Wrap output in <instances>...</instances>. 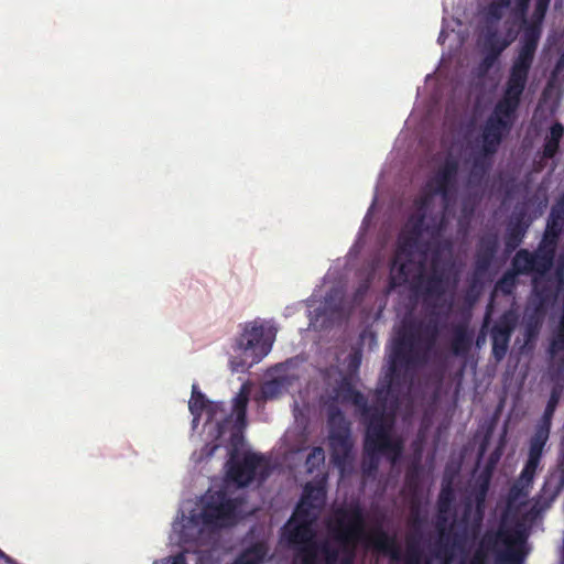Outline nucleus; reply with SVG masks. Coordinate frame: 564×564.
Wrapping results in <instances>:
<instances>
[{
    "instance_id": "obj_51",
    "label": "nucleus",
    "mask_w": 564,
    "mask_h": 564,
    "mask_svg": "<svg viewBox=\"0 0 564 564\" xmlns=\"http://www.w3.org/2000/svg\"><path fill=\"white\" fill-rule=\"evenodd\" d=\"M443 505H444V496L443 494H441L440 496V508L443 509Z\"/></svg>"
},
{
    "instance_id": "obj_45",
    "label": "nucleus",
    "mask_w": 564,
    "mask_h": 564,
    "mask_svg": "<svg viewBox=\"0 0 564 564\" xmlns=\"http://www.w3.org/2000/svg\"><path fill=\"white\" fill-rule=\"evenodd\" d=\"M564 486V463H562V469H561V473L558 475V482H557V486H556V491H560L561 488H563Z\"/></svg>"
},
{
    "instance_id": "obj_39",
    "label": "nucleus",
    "mask_w": 564,
    "mask_h": 564,
    "mask_svg": "<svg viewBox=\"0 0 564 564\" xmlns=\"http://www.w3.org/2000/svg\"><path fill=\"white\" fill-rule=\"evenodd\" d=\"M564 70V54L560 55L554 68L551 72V76L549 78L546 88H552L555 85L556 80H558V76L561 72Z\"/></svg>"
},
{
    "instance_id": "obj_47",
    "label": "nucleus",
    "mask_w": 564,
    "mask_h": 564,
    "mask_svg": "<svg viewBox=\"0 0 564 564\" xmlns=\"http://www.w3.org/2000/svg\"><path fill=\"white\" fill-rule=\"evenodd\" d=\"M229 419H224L221 422H218L217 423V426H218V434H224L225 432V427L228 423Z\"/></svg>"
},
{
    "instance_id": "obj_36",
    "label": "nucleus",
    "mask_w": 564,
    "mask_h": 564,
    "mask_svg": "<svg viewBox=\"0 0 564 564\" xmlns=\"http://www.w3.org/2000/svg\"><path fill=\"white\" fill-rule=\"evenodd\" d=\"M484 523V516L481 512L477 511L475 509V512L469 521V523L465 527V535L471 536L473 539H476L481 532V525Z\"/></svg>"
},
{
    "instance_id": "obj_44",
    "label": "nucleus",
    "mask_w": 564,
    "mask_h": 564,
    "mask_svg": "<svg viewBox=\"0 0 564 564\" xmlns=\"http://www.w3.org/2000/svg\"><path fill=\"white\" fill-rule=\"evenodd\" d=\"M538 332V326L536 325H532V323H528L527 325V328H525V334L528 336V338H531V336H534Z\"/></svg>"
},
{
    "instance_id": "obj_41",
    "label": "nucleus",
    "mask_w": 564,
    "mask_h": 564,
    "mask_svg": "<svg viewBox=\"0 0 564 564\" xmlns=\"http://www.w3.org/2000/svg\"><path fill=\"white\" fill-rule=\"evenodd\" d=\"M484 52H485V55L480 62V68L484 70H488V69H490V67L494 66L497 58L491 51H484Z\"/></svg>"
},
{
    "instance_id": "obj_35",
    "label": "nucleus",
    "mask_w": 564,
    "mask_h": 564,
    "mask_svg": "<svg viewBox=\"0 0 564 564\" xmlns=\"http://www.w3.org/2000/svg\"><path fill=\"white\" fill-rule=\"evenodd\" d=\"M325 458L324 448L322 446H313L305 460L307 471L313 473L315 469H318L319 466L324 465Z\"/></svg>"
},
{
    "instance_id": "obj_50",
    "label": "nucleus",
    "mask_w": 564,
    "mask_h": 564,
    "mask_svg": "<svg viewBox=\"0 0 564 564\" xmlns=\"http://www.w3.org/2000/svg\"><path fill=\"white\" fill-rule=\"evenodd\" d=\"M558 324L562 327V332H563V335H564V306H563V313H562V316H561V318L558 321Z\"/></svg>"
},
{
    "instance_id": "obj_34",
    "label": "nucleus",
    "mask_w": 564,
    "mask_h": 564,
    "mask_svg": "<svg viewBox=\"0 0 564 564\" xmlns=\"http://www.w3.org/2000/svg\"><path fill=\"white\" fill-rule=\"evenodd\" d=\"M511 0H492L486 7V15L489 21L498 22L502 19L506 8H509Z\"/></svg>"
},
{
    "instance_id": "obj_46",
    "label": "nucleus",
    "mask_w": 564,
    "mask_h": 564,
    "mask_svg": "<svg viewBox=\"0 0 564 564\" xmlns=\"http://www.w3.org/2000/svg\"><path fill=\"white\" fill-rule=\"evenodd\" d=\"M491 310H492V304H489L488 307H487V312L485 314V318H484V323H482V327H487L490 318H491Z\"/></svg>"
},
{
    "instance_id": "obj_18",
    "label": "nucleus",
    "mask_w": 564,
    "mask_h": 564,
    "mask_svg": "<svg viewBox=\"0 0 564 564\" xmlns=\"http://www.w3.org/2000/svg\"><path fill=\"white\" fill-rule=\"evenodd\" d=\"M263 457L257 453H246L241 460H230L227 475L237 486L246 487L252 482Z\"/></svg>"
},
{
    "instance_id": "obj_52",
    "label": "nucleus",
    "mask_w": 564,
    "mask_h": 564,
    "mask_svg": "<svg viewBox=\"0 0 564 564\" xmlns=\"http://www.w3.org/2000/svg\"><path fill=\"white\" fill-rule=\"evenodd\" d=\"M271 386H272V384H267V387H265V393H268V390H269V388H270Z\"/></svg>"
},
{
    "instance_id": "obj_37",
    "label": "nucleus",
    "mask_w": 564,
    "mask_h": 564,
    "mask_svg": "<svg viewBox=\"0 0 564 564\" xmlns=\"http://www.w3.org/2000/svg\"><path fill=\"white\" fill-rule=\"evenodd\" d=\"M433 197L434 193L432 192V189L425 187V192L421 196H419L417 199H415L414 202L415 209L419 213H423L424 215H426V210L430 207Z\"/></svg>"
},
{
    "instance_id": "obj_15",
    "label": "nucleus",
    "mask_w": 564,
    "mask_h": 564,
    "mask_svg": "<svg viewBox=\"0 0 564 564\" xmlns=\"http://www.w3.org/2000/svg\"><path fill=\"white\" fill-rule=\"evenodd\" d=\"M534 274V268L531 260V251L525 248L518 249L514 257L511 259V268L506 271L496 283V290L501 293L512 294L517 283L518 275H530Z\"/></svg>"
},
{
    "instance_id": "obj_40",
    "label": "nucleus",
    "mask_w": 564,
    "mask_h": 564,
    "mask_svg": "<svg viewBox=\"0 0 564 564\" xmlns=\"http://www.w3.org/2000/svg\"><path fill=\"white\" fill-rule=\"evenodd\" d=\"M317 490H319V497H317L316 492H313L311 496V501L314 502V512L318 513L319 509H322L325 502V491L323 487L314 486Z\"/></svg>"
},
{
    "instance_id": "obj_20",
    "label": "nucleus",
    "mask_w": 564,
    "mask_h": 564,
    "mask_svg": "<svg viewBox=\"0 0 564 564\" xmlns=\"http://www.w3.org/2000/svg\"><path fill=\"white\" fill-rule=\"evenodd\" d=\"M498 250L499 237L497 234H485L479 238L475 252V263H477L478 272H482V274L487 275L496 259Z\"/></svg>"
},
{
    "instance_id": "obj_2",
    "label": "nucleus",
    "mask_w": 564,
    "mask_h": 564,
    "mask_svg": "<svg viewBox=\"0 0 564 564\" xmlns=\"http://www.w3.org/2000/svg\"><path fill=\"white\" fill-rule=\"evenodd\" d=\"M328 531L339 546L341 564H352L356 557L358 543L365 542L372 546L378 553L389 556L391 561L399 562L402 557V550L395 534L387 533L382 527H376L371 533L367 532V516L360 503L341 506L334 511Z\"/></svg>"
},
{
    "instance_id": "obj_49",
    "label": "nucleus",
    "mask_w": 564,
    "mask_h": 564,
    "mask_svg": "<svg viewBox=\"0 0 564 564\" xmlns=\"http://www.w3.org/2000/svg\"><path fill=\"white\" fill-rule=\"evenodd\" d=\"M462 541H463V535L456 534L455 538H454V545L455 546H460Z\"/></svg>"
},
{
    "instance_id": "obj_43",
    "label": "nucleus",
    "mask_w": 564,
    "mask_h": 564,
    "mask_svg": "<svg viewBox=\"0 0 564 564\" xmlns=\"http://www.w3.org/2000/svg\"><path fill=\"white\" fill-rule=\"evenodd\" d=\"M517 9L520 12V14L525 15L527 10L530 4V0H516Z\"/></svg>"
},
{
    "instance_id": "obj_6",
    "label": "nucleus",
    "mask_w": 564,
    "mask_h": 564,
    "mask_svg": "<svg viewBox=\"0 0 564 564\" xmlns=\"http://www.w3.org/2000/svg\"><path fill=\"white\" fill-rule=\"evenodd\" d=\"M275 336V327L267 325V323L251 322L243 326V330L237 339V348L245 357L250 358L248 367L258 364L261 358L270 352ZM230 364L232 371H243L247 367V362H243V360L234 359Z\"/></svg>"
},
{
    "instance_id": "obj_8",
    "label": "nucleus",
    "mask_w": 564,
    "mask_h": 564,
    "mask_svg": "<svg viewBox=\"0 0 564 564\" xmlns=\"http://www.w3.org/2000/svg\"><path fill=\"white\" fill-rule=\"evenodd\" d=\"M425 260H420L414 270L413 289L425 297H441L446 291L447 273L441 265L440 252H435L431 258V272L424 273Z\"/></svg>"
},
{
    "instance_id": "obj_23",
    "label": "nucleus",
    "mask_w": 564,
    "mask_h": 564,
    "mask_svg": "<svg viewBox=\"0 0 564 564\" xmlns=\"http://www.w3.org/2000/svg\"><path fill=\"white\" fill-rule=\"evenodd\" d=\"M529 223L525 221V214L521 212L516 215L513 219L508 224L507 231L505 235V245L507 252H512L520 247L523 242V238L528 231Z\"/></svg>"
},
{
    "instance_id": "obj_29",
    "label": "nucleus",
    "mask_w": 564,
    "mask_h": 564,
    "mask_svg": "<svg viewBox=\"0 0 564 564\" xmlns=\"http://www.w3.org/2000/svg\"><path fill=\"white\" fill-rule=\"evenodd\" d=\"M471 336L465 325L456 326L452 339V350L455 356H466L470 350Z\"/></svg>"
},
{
    "instance_id": "obj_5",
    "label": "nucleus",
    "mask_w": 564,
    "mask_h": 564,
    "mask_svg": "<svg viewBox=\"0 0 564 564\" xmlns=\"http://www.w3.org/2000/svg\"><path fill=\"white\" fill-rule=\"evenodd\" d=\"M564 230V196L551 207L544 235L534 251H530L535 279L549 274L554 267L560 237Z\"/></svg>"
},
{
    "instance_id": "obj_22",
    "label": "nucleus",
    "mask_w": 564,
    "mask_h": 564,
    "mask_svg": "<svg viewBox=\"0 0 564 564\" xmlns=\"http://www.w3.org/2000/svg\"><path fill=\"white\" fill-rule=\"evenodd\" d=\"M514 37L516 33L512 30L502 36L495 25H488L482 36V50H490L498 59L501 53L512 44Z\"/></svg>"
},
{
    "instance_id": "obj_42",
    "label": "nucleus",
    "mask_w": 564,
    "mask_h": 564,
    "mask_svg": "<svg viewBox=\"0 0 564 564\" xmlns=\"http://www.w3.org/2000/svg\"><path fill=\"white\" fill-rule=\"evenodd\" d=\"M437 557H442L444 561V564H448V562L453 561V552L448 546H443V549L438 550L436 553Z\"/></svg>"
},
{
    "instance_id": "obj_14",
    "label": "nucleus",
    "mask_w": 564,
    "mask_h": 564,
    "mask_svg": "<svg viewBox=\"0 0 564 564\" xmlns=\"http://www.w3.org/2000/svg\"><path fill=\"white\" fill-rule=\"evenodd\" d=\"M540 465L541 459H539L534 448H532L529 442L528 458L524 463V466L519 477L509 487L507 495V502L509 506L517 505V502H522L523 499L528 498Z\"/></svg>"
},
{
    "instance_id": "obj_32",
    "label": "nucleus",
    "mask_w": 564,
    "mask_h": 564,
    "mask_svg": "<svg viewBox=\"0 0 564 564\" xmlns=\"http://www.w3.org/2000/svg\"><path fill=\"white\" fill-rule=\"evenodd\" d=\"M248 406V393L240 392L234 398L232 412L236 415V423L239 426H246Z\"/></svg>"
},
{
    "instance_id": "obj_10",
    "label": "nucleus",
    "mask_w": 564,
    "mask_h": 564,
    "mask_svg": "<svg viewBox=\"0 0 564 564\" xmlns=\"http://www.w3.org/2000/svg\"><path fill=\"white\" fill-rule=\"evenodd\" d=\"M459 162L456 156L446 155L442 165L426 182V188L431 189L434 196H441L444 207L449 205L457 192V175Z\"/></svg>"
},
{
    "instance_id": "obj_27",
    "label": "nucleus",
    "mask_w": 564,
    "mask_h": 564,
    "mask_svg": "<svg viewBox=\"0 0 564 564\" xmlns=\"http://www.w3.org/2000/svg\"><path fill=\"white\" fill-rule=\"evenodd\" d=\"M563 137L564 127L562 122H553L543 144V158H554L557 155Z\"/></svg>"
},
{
    "instance_id": "obj_19",
    "label": "nucleus",
    "mask_w": 564,
    "mask_h": 564,
    "mask_svg": "<svg viewBox=\"0 0 564 564\" xmlns=\"http://www.w3.org/2000/svg\"><path fill=\"white\" fill-rule=\"evenodd\" d=\"M505 122L502 119L496 116L495 110L487 118L485 124L482 126V152L485 155L494 156L497 153L505 135Z\"/></svg>"
},
{
    "instance_id": "obj_31",
    "label": "nucleus",
    "mask_w": 564,
    "mask_h": 564,
    "mask_svg": "<svg viewBox=\"0 0 564 564\" xmlns=\"http://www.w3.org/2000/svg\"><path fill=\"white\" fill-rule=\"evenodd\" d=\"M532 275H533V285H534V293H535V300H536L534 312L538 315H544L549 304L551 303L552 299H554V294H553L552 289H550V286H547V285L539 286V281L541 278H539L538 281L535 282V280H534L535 274H532Z\"/></svg>"
},
{
    "instance_id": "obj_12",
    "label": "nucleus",
    "mask_w": 564,
    "mask_h": 564,
    "mask_svg": "<svg viewBox=\"0 0 564 564\" xmlns=\"http://www.w3.org/2000/svg\"><path fill=\"white\" fill-rule=\"evenodd\" d=\"M519 324V314L508 308L496 319L490 328L491 356L496 361L506 357L511 343L512 334Z\"/></svg>"
},
{
    "instance_id": "obj_13",
    "label": "nucleus",
    "mask_w": 564,
    "mask_h": 564,
    "mask_svg": "<svg viewBox=\"0 0 564 564\" xmlns=\"http://www.w3.org/2000/svg\"><path fill=\"white\" fill-rule=\"evenodd\" d=\"M562 394L563 386L556 384L551 388V394L546 402L545 410L535 426L533 435L529 440L531 446L534 448L540 460L543 457L544 448L550 440V432L552 427L554 411L557 406V403Z\"/></svg>"
},
{
    "instance_id": "obj_7",
    "label": "nucleus",
    "mask_w": 564,
    "mask_h": 564,
    "mask_svg": "<svg viewBox=\"0 0 564 564\" xmlns=\"http://www.w3.org/2000/svg\"><path fill=\"white\" fill-rule=\"evenodd\" d=\"M525 85L527 83L521 74L511 65L505 93L494 108L495 115L507 124L506 128H503L506 134L509 133L513 126Z\"/></svg>"
},
{
    "instance_id": "obj_3",
    "label": "nucleus",
    "mask_w": 564,
    "mask_h": 564,
    "mask_svg": "<svg viewBox=\"0 0 564 564\" xmlns=\"http://www.w3.org/2000/svg\"><path fill=\"white\" fill-rule=\"evenodd\" d=\"M441 229L442 225L429 226L426 215L419 214L417 210L410 215L399 235L397 252L392 260L389 279L391 288L402 286L409 282L419 264L415 256H419L420 260L426 259L430 243L424 239L425 231L435 235L440 234Z\"/></svg>"
},
{
    "instance_id": "obj_30",
    "label": "nucleus",
    "mask_w": 564,
    "mask_h": 564,
    "mask_svg": "<svg viewBox=\"0 0 564 564\" xmlns=\"http://www.w3.org/2000/svg\"><path fill=\"white\" fill-rule=\"evenodd\" d=\"M484 273H479L477 270V263H474V270L469 276L468 285L465 290V299L469 304H474V302L478 301L482 288H484Z\"/></svg>"
},
{
    "instance_id": "obj_4",
    "label": "nucleus",
    "mask_w": 564,
    "mask_h": 564,
    "mask_svg": "<svg viewBox=\"0 0 564 564\" xmlns=\"http://www.w3.org/2000/svg\"><path fill=\"white\" fill-rule=\"evenodd\" d=\"M521 542H523V538L518 531H486L481 535L469 564H489L491 553H496L498 564H520L523 556L520 550L514 549V545Z\"/></svg>"
},
{
    "instance_id": "obj_16",
    "label": "nucleus",
    "mask_w": 564,
    "mask_h": 564,
    "mask_svg": "<svg viewBox=\"0 0 564 564\" xmlns=\"http://www.w3.org/2000/svg\"><path fill=\"white\" fill-rule=\"evenodd\" d=\"M319 554L326 564H336L339 550L332 545L329 541L316 542L313 539L307 545L297 546L292 564H318Z\"/></svg>"
},
{
    "instance_id": "obj_24",
    "label": "nucleus",
    "mask_w": 564,
    "mask_h": 564,
    "mask_svg": "<svg viewBox=\"0 0 564 564\" xmlns=\"http://www.w3.org/2000/svg\"><path fill=\"white\" fill-rule=\"evenodd\" d=\"M314 491L319 497V490L315 489L313 485H306L294 511V520L307 521V528H313L316 519V512H314L315 503L312 501Z\"/></svg>"
},
{
    "instance_id": "obj_48",
    "label": "nucleus",
    "mask_w": 564,
    "mask_h": 564,
    "mask_svg": "<svg viewBox=\"0 0 564 564\" xmlns=\"http://www.w3.org/2000/svg\"><path fill=\"white\" fill-rule=\"evenodd\" d=\"M470 512H471V506L470 505L465 506V510L463 513V520H468V518L470 517Z\"/></svg>"
},
{
    "instance_id": "obj_9",
    "label": "nucleus",
    "mask_w": 564,
    "mask_h": 564,
    "mask_svg": "<svg viewBox=\"0 0 564 564\" xmlns=\"http://www.w3.org/2000/svg\"><path fill=\"white\" fill-rule=\"evenodd\" d=\"M238 506L237 498H230L228 494L218 490L208 497L202 509L203 523L215 528H227L235 523Z\"/></svg>"
},
{
    "instance_id": "obj_28",
    "label": "nucleus",
    "mask_w": 564,
    "mask_h": 564,
    "mask_svg": "<svg viewBox=\"0 0 564 564\" xmlns=\"http://www.w3.org/2000/svg\"><path fill=\"white\" fill-rule=\"evenodd\" d=\"M491 164V156L485 155V152L481 149L480 153L473 160V166L469 171L470 183L479 185V183H481L485 178L486 174H488Z\"/></svg>"
},
{
    "instance_id": "obj_53",
    "label": "nucleus",
    "mask_w": 564,
    "mask_h": 564,
    "mask_svg": "<svg viewBox=\"0 0 564 564\" xmlns=\"http://www.w3.org/2000/svg\"><path fill=\"white\" fill-rule=\"evenodd\" d=\"M6 556V553L2 552V550H0V557H3Z\"/></svg>"
},
{
    "instance_id": "obj_38",
    "label": "nucleus",
    "mask_w": 564,
    "mask_h": 564,
    "mask_svg": "<svg viewBox=\"0 0 564 564\" xmlns=\"http://www.w3.org/2000/svg\"><path fill=\"white\" fill-rule=\"evenodd\" d=\"M550 1L551 0H535V8L533 10L532 17L539 23L541 29L549 10Z\"/></svg>"
},
{
    "instance_id": "obj_25",
    "label": "nucleus",
    "mask_w": 564,
    "mask_h": 564,
    "mask_svg": "<svg viewBox=\"0 0 564 564\" xmlns=\"http://www.w3.org/2000/svg\"><path fill=\"white\" fill-rule=\"evenodd\" d=\"M314 540V530L313 528H308V522H301V520H295L294 516L290 521V527L288 529V541L292 545L296 547L307 545V543Z\"/></svg>"
},
{
    "instance_id": "obj_21",
    "label": "nucleus",
    "mask_w": 564,
    "mask_h": 564,
    "mask_svg": "<svg viewBox=\"0 0 564 564\" xmlns=\"http://www.w3.org/2000/svg\"><path fill=\"white\" fill-rule=\"evenodd\" d=\"M188 408L194 416H200L203 412L208 414V420H217L218 412H225L224 403L209 401L206 394L202 393L197 384L192 386V395Z\"/></svg>"
},
{
    "instance_id": "obj_11",
    "label": "nucleus",
    "mask_w": 564,
    "mask_h": 564,
    "mask_svg": "<svg viewBox=\"0 0 564 564\" xmlns=\"http://www.w3.org/2000/svg\"><path fill=\"white\" fill-rule=\"evenodd\" d=\"M542 29L535 19L532 17L531 20L528 21L523 18V33L520 47L512 64L525 83L529 80V72L534 63V56L539 47Z\"/></svg>"
},
{
    "instance_id": "obj_26",
    "label": "nucleus",
    "mask_w": 564,
    "mask_h": 564,
    "mask_svg": "<svg viewBox=\"0 0 564 564\" xmlns=\"http://www.w3.org/2000/svg\"><path fill=\"white\" fill-rule=\"evenodd\" d=\"M549 354L552 359V367L557 376L564 378V335L562 327L558 325L557 332L553 335Z\"/></svg>"
},
{
    "instance_id": "obj_33",
    "label": "nucleus",
    "mask_w": 564,
    "mask_h": 564,
    "mask_svg": "<svg viewBox=\"0 0 564 564\" xmlns=\"http://www.w3.org/2000/svg\"><path fill=\"white\" fill-rule=\"evenodd\" d=\"M490 484V475L482 476L475 491V509L485 514L486 499Z\"/></svg>"
},
{
    "instance_id": "obj_17",
    "label": "nucleus",
    "mask_w": 564,
    "mask_h": 564,
    "mask_svg": "<svg viewBox=\"0 0 564 564\" xmlns=\"http://www.w3.org/2000/svg\"><path fill=\"white\" fill-rule=\"evenodd\" d=\"M344 421L343 412L339 409L330 410L328 422L330 425L329 432V442L330 447L333 449V457L336 464H343V462L348 457L352 444L350 442V430L346 425L336 426V419Z\"/></svg>"
},
{
    "instance_id": "obj_1",
    "label": "nucleus",
    "mask_w": 564,
    "mask_h": 564,
    "mask_svg": "<svg viewBox=\"0 0 564 564\" xmlns=\"http://www.w3.org/2000/svg\"><path fill=\"white\" fill-rule=\"evenodd\" d=\"M440 335L437 319L404 322L393 340L389 367L378 382L371 404L367 397L347 386L345 397L359 410L366 426L364 440V468L377 471L381 456L395 465L402 457V438L393 436L395 411L404 395L411 391L416 369L424 367Z\"/></svg>"
}]
</instances>
